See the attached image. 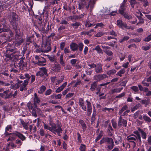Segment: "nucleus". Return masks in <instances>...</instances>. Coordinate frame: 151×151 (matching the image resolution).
<instances>
[{
  "label": "nucleus",
  "instance_id": "nucleus-1",
  "mask_svg": "<svg viewBox=\"0 0 151 151\" xmlns=\"http://www.w3.org/2000/svg\"><path fill=\"white\" fill-rule=\"evenodd\" d=\"M95 4L94 0H84L79 4L78 8L80 9L83 8L87 9L90 7V11H91L94 7Z\"/></svg>",
  "mask_w": 151,
  "mask_h": 151
},
{
  "label": "nucleus",
  "instance_id": "nucleus-2",
  "mask_svg": "<svg viewBox=\"0 0 151 151\" xmlns=\"http://www.w3.org/2000/svg\"><path fill=\"white\" fill-rule=\"evenodd\" d=\"M14 29L16 32L15 43L17 46H19L24 42V39L22 37L20 30L17 29L16 26L15 28L14 27Z\"/></svg>",
  "mask_w": 151,
  "mask_h": 151
},
{
  "label": "nucleus",
  "instance_id": "nucleus-3",
  "mask_svg": "<svg viewBox=\"0 0 151 151\" xmlns=\"http://www.w3.org/2000/svg\"><path fill=\"white\" fill-rule=\"evenodd\" d=\"M51 49L50 45L48 40L43 41L42 44L40 49H37V52L40 53L41 52L47 53L50 51Z\"/></svg>",
  "mask_w": 151,
  "mask_h": 151
},
{
  "label": "nucleus",
  "instance_id": "nucleus-4",
  "mask_svg": "<svg viewBox=\"0 0 151 151\" xmlns=\"http://www.w3.org/2000/svg\"><path fill=\"white\" fill-rule=\"evenodd\" d=\"M27 106L29 109V111L31 112L32 114L35 116H36L37 115H40L42 111L41 110L37 107V106H33L30 102H29L27 104Z\"/></svg>",
  "mask_w": 151,
  "mask_h": 151
},
{
  "label": "nucleus",
  "instance_id": "nucleus-5",
  "mask_svg": "<svg viewBox=\"0 0 151 151\" xmlns=\"http://www.w3.org/2000/svg\"><path fill=\"white\" fill-rule=\"evenodd\" d=\"M50 131L54 134L56 132L59 136H60V134L62 131L61 126L59 124L56 126L54 123H50Z\"/></svg>",
  "mask_w": 151,
  "mask_h": 151
},
{
  "label": "nucleus",
  "instance_id": "nucleus-6",
  "mask_svg": "<svg viewBox=\"0 0 151 151\" xmlns=\"http://www.w3.org/2000/svg\"><path fill=\"white\" fill-rule=\"evenodd\" d=\"M18 15L15 13H13L11 15V17L10 19V22L11 24L12 25H14V26L13 27V28L15 27L16 26L17 27V25L16 24V22L18 20Z\"/></svg>",
  "mask_w": 151,
  "mask_h": 151
},
{
  "label": "nucleus",
  "instance_id": "nucleus-7",
  "mask_svg": "<svg viewBox=\"0 0 151 151\" xmlns=\"http://www.w3.org/2000/svg\"><path fill=\"white\" fill-rule=\"evenodd\" d=\"M118 125L119 126L126 127L127 125V121L123 119L122 115H120L118 122Z\"/></svg>",
  "mask_w": 151,
  "mask_h": 151
},
{
  "label": "nucleus",
  "instance_id": "nucleus-8",
  "mask_svg": "<svg viewBox=\"0 0 151 151\" xmlns=\"http://www.w3.org/2000/svg\"><path fill=\"white\" fill-rule=\"evenodd\" d=\"M17 83L12 84L11 88L14 90H15L19 87V85L22 83L23 82L22 81L19 80V79L17 80Z\"/></svg>",
  "mask_w": 151,
  "mask_h": 151
},
{
  "label": "nucleus",
  "instance_id": "nucleus-9",
  "mask_svg": "<svg viewBox=\"0 0 151 151\" xmlns=\"http://www.w3.org/2000/svg\"><path fill=\"white\" fill-rule=\"evenodd\" d=\"M78 104L79 106L84 111H86V107L85 105L84 100L82 98H80L79 99Z\"/></svg>",
  "mask_w": 151,
  "mask_h": 151
},
{
  "label": "nucleus",
  "instance_id": "nucleus-10",
  "mask_svg": "<svg viewBox=\"0 0 151 151\" xmlns=\"http://www.w3.org/2000/svg\"><path fill=\"white\" fill-rule=\"evenodd\" d=\"M44 75L47 76V70L45 68H41L40 71L36 73V76H37L42 77Z\"/></svg>",
  "mask_w": 151,
  "mask_h": 151
},
{
  "label": "nucleus",
  "instance_id": "nucleus-11",
  "mask_svg": "<svg viewBox=\"0 0 151 151\" xmlns=\"http://www.w3.org/2000/svg\"><path fill=\"white\" fill-rule=\"evenodd\" d=\"M86 102L87 105V115L88 116H89L91 115L92 111V106L91 103L88 100L86 101Z\"/></svg>",
  "mask_w": 151,
  "mask_h": 151
},
{
  "label": "nucleus",
  "instance_id": "nucleus-12",
  "mask_svg": "<svg viewBox=\"0 0 151 151\" xmlns=\"http://www.w3.org/2000/svg\"><path fill=\"white\" fill-rule=\"evenodd\" d=\"M107 77L106 75L103 74L96 75L94 76V78L96 80L100 81L105 78Z\"/></svg>",
  "mask_w": 151,
  "mask_h": 151
},
{
  "label": "nucleus",
  "instance_id": "nucleus-13",
  "mask_svg": "<svg viewBox=\"0 0 151 151\" xmlns=\"http://www.w3.org/2000/svg\"><path fill=\"white\" fill-rule=\"evenodd\" d=\"M28 83V80H24L23 82L19 85L20 90L22 91L24 90H25L26 87Z\"/></svg>",
  "mask_w": 151,
  "mask_h": 151
},
{
  "label": "nucleus",
  "instance_id": "nucleus-14",
  "mask_svg": "<svg viewBox=\"0 0 151 151\" xmlns=\"http://www.w3.org/2000/svg\"><path fill=\"white\" fill-rule=\"evenodd\" d=\"M95 71L96 73H101L103 71L102 65L101 63H98L96 66Z\"/></svg>",
  "mask_w": 151,
  "mask_h": 151
},
{
  "label": "nucleus",
  "instance_id": "nucleus-15",
  "mask_svg": "<svg viewBox=\"0 0 151 151\" xmlns=\"http://www.w3.org/2000/svg\"><path fill=\"white\" fill-rule=\"evenodd\" d=\"M67 84V82L64 83L61 86L58 87L55 90V92L56 93H59L62 91L65 87Z\"/></svg>",
  "mask_w": 151,
  "mask_h": 151
},
{
  "label": "nucleus",
  "instance_id": "nucleus-16",
  "mask_svg": "<svg viewBox=\"0 0 151 151\" xmlns=\"http://www.w3.org/2000/svg\"><path fill=\"white\" fill-rule=\"evenodd\" d=\"M114 146V142L113 140L112 139L110 140L107 145V148L108 150H111Z\"/></svg>",
  "mask_w": 151,
  "mask_h": 151
},
{
  "label": "nucleus",
  "instance_id": "nucleus-17",
  "mask_svg": "<svg viewBox=\"0 0 151 151\" xmlns=\"http://www.w3.org/2000/svg\"><path fill=\"white\" fill-rule=\"evenodd\" d=\"M70 47L73 51H77L78 50V45L75 43H72L70 44Z\"/></svg>",
  "mask_w": 151,
  "mask_h": 151
},
{
  "label": "nucleus",
  "instance_id": "nucleus-18",
  "mask_svg": "<svg viewBox=\"0 0 151 151\" xmlns=\"http://www.w3.org/2000/svg\"><path fill=\"white\" fill-rule=\"evenodd\" d=\"M52 67V70L56 72L59 71L61 69V67L60 65L58 63L55 64Z\"/></svg>",
  "mask_w": 151,
  "mask_h": 151
},
{
  "label": "nucleus",
  "instance_id": "nucleus-19",
  "mask_svg": "<svg viewBox=\"0 0 151 151\" xmlns=\"http://www.w3.org/2000/svg\"><path fill=\"white\" fill-rule=\"evenodd\" d=\"M126 6H125L124 0L123 1V2L121 4V6L119 9V13L123 14L124 13V10L125 9Z\"/></svg>",
  "mask_w": 151,
  "mask_h": 151
},
{
  "label": "nucleus",
  "instance_id": "nucleus-20",
  "mask_svg": "<svg viewBox=\"0 0 151 151\" xmlns=\"http://www.w3.org/2000/svg\"><path fill=\"white\" fill-rule=\"evenodd\" d=\"M35 58L36 60H38V64L40 65L41 63H42L46 61V60L44 58H40L38 56H35Z\"/></svg>",
  "mask_w": 151,
  "mask_h": 151
},
{
  "label": "nucleus",
  "instance_id": "nucleus-21",
  "mask_svg": "<svg viewBox=\"0 0 151 151\" xmlns=\"http://www.w3.org/2000/svg\"><path fill=\"white\" fill-rule=\"evenodd\" d=\"M34 104H32L33 106H36V103H38L40 102V100L37 96V93H34Z\"/></svg>",
  "mask_w": 151,
  "mask_h": 151
},
{
  "label": "nucleus",
  "instance_id": "nucleus-22",
  "mask_svg": "<svg viewBox=\"0 0 151 151\" xmlns=\"http://www.w3.org/2000/svg\"><path fill=\"white\" fill-rule=\"evenodd\" d=\"M117 25L120 27L123 28L124 27L126 28L127 27V24L125 23H123L121 20H117Z\"/></svg>",
  "mask_w": 151,
  "mask_h": 151
},
{
  "label": "nucleus",
  "instance_id": "nucleus-23",
  "mask_svg": "<svg viewBox=\"0 0 151 151\" xmlns=\"http://www.w3.org/2000/svg\"><path fill=\"white\" fill-rule=\"evenodd\" d=\"M112 139L111 138L104 137L100 141V144L101 145L105 142L108 143Z\"/></svg>",
  "mask_w": 151,
  "mask_h": 151
},
{
  "label": "nucleus",
  "instance_id": "nucleus-24",
  "mask_svg": "<svg viewBox=\"0 0 151 151\" xmlns=\"http://www.w3.org/2000/svg\"><path fill=\"white\" fill-rule=\"evenodd\" d=\"M139 131L140 133L142 138L144 139H146L147 138V134L143 130L140 129H139Z\"/></svg>",
  "mask_w": 151,
  "mask_h": 151
},
{
  "label": "nucleus",
  "instance_id": "nucleus-25",
  "mask_svg": "<svg viewBox=\"0 0 151 151\" xmlns=\"http://www.w3.org/2000/svg\"><path fill=\"white\" fill-rule=\"evenodd\" d=\"M137 139V137L134 135L129 136H128L127 137V140L130 142H132L133 141Z\"/></svg>",
  "mask_w": 151,
  "mask_h": 151
},
{
  "label": "nucleus",
  "instance_id": "nucleus-26",
  "mask_svg": "<svg viewBox=\"0 0 151 151\" xmlns=\"http://www.w3.org/2000/svg\"><path fill=\"white\" fill-rule=\"evenodd\" d=\"M79 122L82 126L83 131V132L85 131L86 128V126L85 123H84L83 121L81 119H80L79 121Z\"/></svg>",
  "mask_w": 151,
  "mask_h": 151
},
{
  "label": "nucleus",
  "instance_id": "nucleus-27",
  "mask_svg": "<svg viewBox=\"0 0 151 151\" xmlns=\"http://www.w3.org/2000/svg\"><path fill=\"white\" fill-rule=\"evenodd\" d=\"M46 90V87L42 85L40 87L38 93L40 94L43 93Z\"/></svg>",
  "mask_w": 151,
  "mask_h": 151
},
{
  "label": "nucleus",
  "instance_id": "nucleus-28",
  "mask_svg": "<svg viewBox=\"0 0 151 151\" xmlns=\"http://www.w3.org/2000/svg\"><path fill=\"white\" fill-rule=\"evenodd\" d=\"M123 88H116L112 89L111 91V93L113 94L115 93H119L123 89Z\"/></svg>",
  "mask_w": 151,
  "mask_h": 151
},
{
  "label": "nucleus",
  "instance_id": "nucleus-29",
  "mask_svg": "<svg viewBox=\"0 0 151 151\" xmlns=\"http://www.w3.org/2000/svg\"><path fill=\"white\" fill-rule=\"evenodd\" d=\"M14 134L20 138L22 140H23L25 139V137L24 136L18 132H16Z\"/></svg>",
  "mask_w": 151,
  "mask_h": 151
},
{
  "label": "nucleus",
  "instance_id": "nucleus-30",
  "mask_svg": "<svg viewBox=\"0 0 151 151\" xmlns=\"http://www.w3.org/2000/svg\"><path fill=\"white\" fill-rule=\"evenodd\" d=\"M13 55L17 60H19L22 58V56L20 55V53L18 52H17L16 55Z\"/></svg>",
  "mask_w": 151,
  "mask_h": 151
},
{
  "label": "nucleus",
  "instance_id": "nucleus-31",
  "mask_svg": "<svg viewBox=\"0 0 151 151\" xmlns=\"http://www.w3.org/2000/svg\"><path fill=\"white\" fill-rule=\"evenodd\" d=\"M125 72V70L123 68L120 70L116 74V75L120 77L122 76V74H124Z\"/></svg>",
  "mask_w": 151,
  "mask_h": 151
},
{
  "label": "nucleus",
  "instance_id": "nucleus-32",
  "mask_svg": "<svg viewBox=\"0 0 151 151\" xmlns=\"http://www.w3.org/2000/svg\"><path fill=\"white\" fill-rule=\"evenodd\" d=\"M131 89L134 91V93H138L139 89L138 87L137 86H133L130 88Z\"/></svg>",
  "mask_w": 151,
  "mask_h": 151
},
{
  "label": "nucleus",
  "instance_id": "nucleus-33",
  "mask_svg": "<svg viewBox=\"0 0 151 151\" xmlns=\"http://www.w3.org/2000/svg\"><path fill=\"white\" fill-rule=\"evenodd\" d=\"M134 14L137 16V17H138L139 15H142V14L140 12V11L137 9H134Z\"/></svg>",
  "mask_w": 151,
  "mask_h": 151
},
{
  "label": "nucleus",
  "instance_id": "nucleus-34",
  "mask_svg": "<svg viewBox=\"0 0 151 151\" xmlns=\"http://www.w3.org/2000/svg\"><path fill=\"white\" fill-rule=\"evenodd\" d=\"M21 124L23 125V127L24 129H25L27 130L28 129V127L27 126V124L24 122L22 120H21Z\"/></svg>",
  "mask_w": 151,
  "mask_h": 151
},
{
  "label": "nucleus",
  "instance_id": "nucleus-35",
  "mask_svg": "<svg viewBox=\"0 0 151 151\" xmlns=\"http://www.w3.org/2000/svg\"><path fill=\"white\" fill-rule=\"evenodd\" d=\"M12 127L11 125H8L5 128V134L6 135H8V134H9V133L6 132H7L8 131H10Z\"/></svg>",
  "mask_w": 151,
  "mask_h": 151
},
{
  "label": "nucleus",
  "instance_id": "nucleus-36",
  "mask_svg": "<svg viewBox=\"0 0 151 151\" xmlns=\"http://www.w3.org/2000/svg\"><path fill=\"white\" fill-rule=\"evenodd\" d=\"M95 50H96L98 53H102V50L100 48L99 46L97 45L95 48Z\"/></svg>",
  "mask_w": 151,
  "mask_h": 151
},
{
  "label": "nucleus",
  "instance_id": "nucleus-37",
  "mask_svg": "<svg viewBox=\"0 0 151 151\" xmlns=\"http://www.w3.org/2000/svg\"><path fill=\"white\" fill-rule=\"evenodd\" d=\"M143 118L145 121L148 122H151L150 118L144 114L143 115Z\"/></svg>",
  "mask_w": 151,
  "mask_h": 151
},
{
  "label": "nucleus",
  "instance_id": "nucleus-38",
  "mask_svg": "<svg viewBox=\"0 0 151 151\" xmlns=\"http://www.w3.org/2000/svg\"><path fill=\"white\" fill-rule=\"evenodd\" d=\"M97 85V84L96 82H94L91 85V87L90 88L91 90L92 91H94Z\"/></svg>",
  "mask_w": 151,
  "mask_h": 151
},
{
  "label": "nucleus",
  "instance_id": "nucleus-39",
  "mask_svg": "<svg viewBox=\"0 0 151 151\" xmlns=\"http://www.w3.org/2000/svg\"><path fill=\"white\" fill-rule=\"evenodd\" d=\"M71 25L74 28L76 29L80 25V23L79 22H76L74 23L71 24Z\"/></svg>",
  "mask_w": 151,
  "mask_h": 151
},
{
  "label": "nucleus",
  "instance_id": "nucleus-40",
  "mask_svg": "<svg viewBox=\"0 0 151 151\" xmlns=\"http://www.w3.org/2000/svg\"><path fill=\"white\" fill-rule=\"evenodd\" d=\"M116 72V70L114 69H112L109 70L107 72V74L109 75H111L115 73Z\"/></svg>",
  "mask_w": 151,
  "mask_h": 151
},
{
  "label": "nucleus",
  "instance_id": "nucleus-41",
  "mask_svg": "<svg viewBox=\"0 0 151 151\" xmlns=\"http://www.w3.org/2000/svg\"><path fill=\"white\" fill-rule=\"evenodd\" d=\"M134 133L136 134L137 138V139L138 140L139 142L140 143L141 142V137L140 136V134L139 133V132L137 131H135L134 132Z\"/></svg>",
  "mask_w": 151,
  "mask_h": 151
},
{
  "label": "nucleus",
  "instance_id": "nucleus-42",
  "mask_svg": "<svg viewBox=\"0 0 151 151\" xmlns=\"http://www.w3.org/2000/svg\"><path fill=\"white\" fill-rule=\"evenodd\" d=\"M141 38L139 37L138 38H136L132 40H129V41L132 42H140L141 41Z\"/></svg>",
  "mask_w": 151,
  "mask_h": 151
},
{
  "label": "nucleus",
  "instance_id": "nucleus-43",
  "mask_svg": "<svg viewBox=\"0 0 151 151\" xmlns=\"http://www.w3.org/2000/svg\"><path fill=\"white\" fill-rule=\"evenodd\" d=\"M63 54H62L60 57V63L63 66H65V64L64 62L63 61Z\"/></svg>",
  "mask_w": 151,
  "mask_h": 151
},
{
  "label": "nucleus",
  "instance_id": "nucleus-44",
  "mask_svg": "<svg viewBox=\"0 0 151 151\" xmlns=\"http://www.w3.org/2000/svg\"><path fill=\"white\" fill-rule=\"evenodd\" d=\"M127 108V106L126 105H124L119 112V114H122V113Z\"/></svg>",
  "mask_w": 151,
  "mask_h": 151
},
{
  "label": "nucleus",
  "instance_id": "nucleus-45",
  "mask_svg": "<svg viewBox=\"0 0 151 151\" xmlns=\"http://www.w3.org/2000/svg\"><path fill=\"white\" fill-rule=\"evenodd\" d=\"M64 79V78L63 77H62L58 79L57 81H56L55 83V84L56 85H58L59 83H61L63 81Z\"/></svg>",
  "mask_w": 151,
  "mask_h": 151
},
{
  "label": "nucleus",
  "instance_id": "nucleus-46",
  "mask_svg": "<svg viewBox=\"0 0 151 151\" xmlns=\"http://www.w3.org/2000/svg\"><path fill=\"white\" fill-rule=\"evenodd\" d=\"M151 40V35L150 34L146 37L144 40V41L145 42H149Z\"/></svg>",
  "mask_w": 151,
  "mask_h": 151
},
{
  "label": "nucleus",
  "instance_id": "nucleus-47",
  "mask_svg": "<svg viewBox=\"0 0 151 151\" xmlns=\"http://www.w3.org/2000/svg\"><path fill=\"white\" fill-rule=\"evenodd\" d=\"M78 45L79 51H82L84 46L82 42H79Z\"/></svg>",
  "mask_w": 151,
  "mask_h": 151
},
{
  "label": "nucleus",
  "instance_id": "nucleus-48",
  "mask_svg": "<svg viewBox=\"0 0 151 151\" xmlns=\"http://www.w3.org/2000/svg\"><path fill=\"white\" fill-rule=\"evenodd\" d=\"M151 47L150 45V44H148L147 45L142 46V49L143 50L145 51L149 50Z\"/></svg>",
  "mask_w": 151,
  "mask_h": 151
},
{
  "label": "nucleus",
  "instance_id": "nucleus-49",
  "mask_svg": "<svg viewBox=\"0 0 151 151\" xmlns=\"http://www.w3.org/2000/svg\"><path fill=\"white\" fill-rule=\"evenodd\" d=\"M14 81H10V83H7L6 82H4V84L3 85V86H10V88H11V86L12 84H14V83L13 82Z\"/></svg>",
  "mask_w": 151,
  "mask_h": 151
},
{
  "label": "nucleus",
  "instance_id": "nucleus-50",
  "mask_svg": "<svg viewBox=\"0 0 151 151\" xmlns=\"http://www.w3.org/2000/svg\"><path fill=\"white\" fill-rule=\"evenodd\" d=\"M86 146L85 145L81 144L79 148V149L81 151H85Z\"/></svg>",
  "mask_w": 151,
  "mask_h": 151
},
{
  "label": "nucleus",
  "instance_id": "nucleus-51",
  "mask_svg": "<svg viewBox=\"0 0 151 151\" xmlns=\"http://www.w3.org/2000/svg\"><path fill=\"white\" fill-rule=\"evenodd\" d=\"M129 39V37L127 36H124L123 38L120 39L119 40V42L122 43L125 41Z\"/></svg>",
  "mask_w": 151,
  "mask_h": 151
},
{
  "label": "nucleus",
  "instance_id": "nucleus-52",
  "mask_svg": "<svg viewBox=\"0 0 151 151\" xmlns=\"http://www.w3.org/2000/svg\"><path fill=\"white\" fill-rule=\"evenodd\" d=\"M140 1L143 2L144 4L143 6L144 7H146L149 5V4L147 0H139Z\"/></svg>",
  "mask_w": 151,
  "mask_h": 151
},
{
  "label": "nucleus",
  "instance_id": "nucleus-53",
  "mask_svg": "<svg viewBox=\"0 0 151 151\" xmlns=\"http://www.w3.org/2000/svg\"><path fill=\"white\" fill-rule=\"evenodd\" d=\"M25 79L27 78V79L25 80H28V83L29 82V80L30 78V76L29 75L28 73H25L24 75Z\"/></svg>",
  "mask_w": 151,
  "mask_h": 151
},
{
  "label": "nucleus",
  "instance_id": "nucleus-54",
  "mask_svg": "<svg viewBox=\"0 0 151 151\" xmlns=\"http://www.w3.org/2000/svg\"><path fill=\"white\" fill-rule=\"evenodd\" d=\"M74 94V93H68L65 96V98L66 99H69L72 97L73 96Z\"/></svg>",
  "mask_w": 151,
  "mask_h": 151
},
{
  "label": "nucleus",
  "instance_id": "nucleus-55",
  "mask_svg": "<svg viewBox=\"0 0 151 151\" xmlns=\"http://www.w3.org/2000/svg\"><path fill=\"white\" fill-rule=\"evenodd\" d=\"M77 134L78 136L77 138L78 140V142L81 143L82 142L81 134L78 132L77 133Z\"/></svg>",
  "mask_w": 151,
  "mask_h": 151
},
{
  "label": "nucleus",
  "instance_id": "nucleus-56",
  "mask_svg": "<svg viewBox=\"0 0 151 151\" xmlns=\"http://www.w3.org/2000/svg\"><path fill=\"white\" fill-rule=\"evenodd\" d=\"M52 92V90L51 89H48L45 93V94L46 96L49 95Z\"/></svg>",
  "mask_w": 151,
  "mask_h": 151
},
{
  "label": "nucleus",
  "instance_id": "nucleus-57",
  "mask_svg": "<svg viewBox=\"0 0 151 151\" xmlns=\"http://www.w3.org/2000/svg\"><path fill=\"white\" fill-rule=\"evenodd\" d=\"M60 24L64 25H68V22L65 19H62L60 22Z\"/></svg>",
  "mask_w": 151,
  "mask_h": 151
},
{
  "label": "nucleus",
  "instance_id": "nucleus-58",
  "mask_svg": "<svg viewBox=\"0 0 151 151\" xmlns=\"http://www.w3.org/2000/svg\"><path fill=\"white\" fill-rule=\"evenodd\" d=\"M77 60L75 59H73L71 60L70 63L73 66H74L75 65Z\"/></svg>",
  "mask_w": 151,
  "mask_h": 151
},
{
  "label": "nucleus",
  "instance_id": "nucleus-59",
  "mask_svg": "<svg viewBox=\"0 0 151 151\" xmlns=\"http://www.w3.org/2000/svg\"><path fill=\"white\" fill-rule=\"evenodd\" d=\"M102 133V132L101 131L100 132V134L97 136L96 138V139L95 141L96 142L99 140L102 137V134H101Z\"/></svg>",
  "mask_w": 151,
  "mask_h": 151
},
{
  "label": "nucleus",
  "instance_id": "nucleus-60",
  "mask_svg": "<svg viewBox=\"0 0 151 151\" xmlns=\"http://www.w3.org/2000/svg\"><path fill=\"white\" fill-rule=\"evenodd\" d=\"M104 35V33L102 32H99L97 33L95 35V37H100Z\"/></svg>",
  "mask_w": 151,
  "mask_h": 151
},
{
  "label": "nucleus",
  "instance_id": "nucleus-61",
  "mask_svg": "<svg viewBox=\"0 0 151 151\" xmlns=\"http://www.w3.org/2000/svg\"><path fill=\"white\" fill-rule=\"evenodd\" d=\"M66 104H68V106H72L74 104V102L73 101H69L67 102Z\"/></svg>",
  "mask_w": 151,
  "mask_h": 151
},
{
  "label": "nucleus",
  "instance_id": "nucleus-62",
  "mask_svg": "<svg viewBox=\"0 0 151 151\" xmlns=\"http://www.w3.org/2000/svg\"><path fill=\"white\" fill-rule=\"evenodd\" d=\"M105 52L109 56H111L113 54V52L109 50H105Z\"/></svg>",
  "mask_w": 151,
  "mask_h": 151
},
{
  "label": "nucleus",
  "instance_id": "nucleus-63",
  "mask_svg": "<svg viewBox=\"0 0 151 151\" xmlns=\"http://www.w3.org/2000/svg\"><path fill=\"white\" fill-rule=\"evenodd\" d=\"M65 45V43L64 42H62L60 44V48L61 50H63Z\"/></svg>",
  "mask_w": 151,
  "mask_h": 151
},
{
  "label": "nucleus",
  "instance_id": "nucleus-64",
  "mask_svg": "<svg viewBox=\"0 0 151 151\" xmlns=\"http://www.w3.org/2000/svg\"><path fill=\"white\" fill-rule=\"evenodd\" d=\"M69 88H67L65 90H64L62 92V93L63 95H66L67 93L68 92L69 90Z\"/></svg>",
  "mask_w": 151,
  "mask_h": 151
}]
</instances>
